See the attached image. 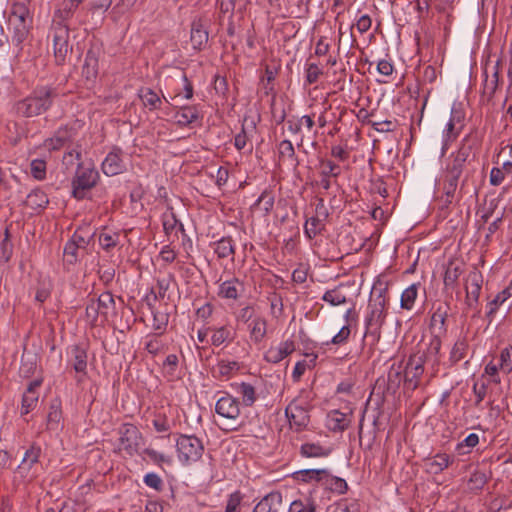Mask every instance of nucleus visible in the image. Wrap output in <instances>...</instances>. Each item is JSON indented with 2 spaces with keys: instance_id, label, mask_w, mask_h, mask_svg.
<instances>
[{
  "instance_id": "obj_1",
  "label": "nucleus",
  "mask_w": 512,
  "mask_h": 512,
  "mask_svg": "<svg viewBox=\"0 0 512 512\" xmlns=\"http://www.w3.org/2000/svg\"><path fill=\"white\" fill-rule=\"evenodd\" d=\"M387 290V287L381 281H377L370 292L364 319V338L367 339L371 347L379 342L382 327L387 317Z\"/></svg>"
},
{
  "instance_id": "obj_2",
  "label": "nucleus",
  "mask_w": 512,
  "mask_h": 512,
  "mask_svg": "<svg viewBox=\"0 0 512 512\" xmlns=\"http://www.w3.org/2000/svg\"><path fill=\"white\" fill-rule=\"evenodd\" d=\"M481 144L482 136L478 129H472L462 138L458 149L446 158L443 169L460 176L468 175L469 167L475 162ZM465 178L467 179V176Z\"/></svg>"
},
{
  "instance_id": "obj_3",
  "label": "nucleus",
  "mask_w": 512,
  "mask_h": 512,
  "mask_svg": "<svg viewBox=\"0 0 512 512\" xmlns=\"http://www.w3.org/2000/svg\"><path fill=\"white\" fill-rule=\"evenodd\" d=\"M33 15L30 11L29 1L12 2L7 17V28L11 32V39L18 51H22L23 42L32 29Z\"/></svg>"
},
{
  "instance_id": "obj_4",
  "label": "nucleus",
  "mask_w": 512,
  "mask_h": 512,
  "mask_svg": "<svg viewBox=\"0 0 512 512\" xmlns=\"http://www.w3.org/2000/svg\"><path fill=\"white\" fill-rule=\"evenodd\" d=\"M56 96L57 93L54 88L50 86H38L30 95L16 101L13 105V110L19 117H36L50 109Z\"/></svg>"
},
{
  "instance_id": "obj_5",
  "label": "nucleus",
  "mask_w": 512,
  "mask_h": 512,
  "mask_svg": "<svg viewBox=\"0 0 512 512\" xmlns=\"http://www.w3.org/2000/svg\"><path fill=\"white\" fill-rule=\"evenodd\" d=\"M449 312L450 305L447 302H435L432 305L429 323L431 338L427 348L433 359H436V355H440L442 340L447 335Z\"/></svg>"
},
{
  "instance_id": "obj_6",
  "label": "nucleus",
  "mask_w": 512,
  "mask_h": 512,
  "mask_svg": "<svg viewBox=\"0 0 512 512\" xmlns=\"http://www.w3.org/2000/svg\"><path fill=\"white\" fill-rule=\"evenodd\" d=\"M310 401L309 392L303 389L285 408V416L289 421L290 428L295 432L307 430L310 424L309 412L312 408Z\"/></svg>"
},
{
  "instance_id": "obj_7",
  "label": "nucleus",
  "mask_w": 512,
  "mask_h": 512,
  "mask_svg": "<svg viewBox=\"0 0 512 512\" xmlns=\"http://www.w3.org/2000/svg\"><path fill=\"white\" fill-rule=\"evenodd\" d=\"M435 358L433 359L430 355L429 348L410 355L404 373V385L407 389L414 391L419 387L424 373V365L426 363H431L433 366L439 364L440 355H436Z\"/></svg>"
},
{
  "instance_id": "obj_8",
  "label": "nucleus",
  "mask_w": 512,
  "mask_h": 512,
  "mask_svg": "<svg viewBox=\"0 0 512 512\" xmlns=\"http://www.w3.org/2000/svg\"><path fill=\"white\" fill-rule=\"evenodd\" d=\"M178 460L183 465L199 461L204 453L202 440L195 435L179 434L175 441Z\"/></svg>"
},
{
  "instance_id": "obj_9",
  "label": "nucleus",
  "mask_w": 512,
  "mask_h": 512,
  "mask_svg": "<svg viewBox=\"0 0 512 512\" xmlns=\"http://www.w3.org/2000/svg\"><path fill=\"white\" fill-rule=\"evenodd\" d=\"M99 178V172L94 166L86 167L83 162H79L72 179V196L77 200L84 199L86 192L97 185Z\"/></svg>"
},
{
  "instance_id": "obj_10",
  "label": "nucleus",
  "mask_w": 512,
  "mask_h": 512,
  "mask_svg": "<svg viewBox=\"0 0 512 512\" xmlns=\"http://www.w3.org/2000/svg\"><path fill=\"white\" fill-rule=\"evenodd\" d=\"M119 449L129 456L139 454L143 442V435L138 427L132 423H124L118 429Z\"/></svg>"
},
{
  "instance_id": "obj_11",
  "label": "nucleus",
  "mask_w": 512,
  "mask_h": 512,
  "mask_svg": "<svg viewBox=\"0 0 512 512\" xmlns=\"http://www.w3.org/2000/svg\"><path fill=\"white\" fill-rule=\"evenodd\" d=\"M78 135L74 125L65 124L58 127L51 137L43 142V147L49 152L59 151L62 148L70 147Z\"/></svg>"
},
{
  "instance_id": "obj_12",
  "label": "nucleus",
  "mask_w": 512,
  "mask_h": 512,
  "mask_svg": "<svg viewBox=\"0 0 512 512\" xmlns=\"http://www.w3.org/2000/svg\"><path fill=\"white\" fill-rule=\"evenodd\" d=\"M69 25L51 26L54 58L57 65H63L72 46L69 44Z\"/></svg>"
},
{
  "instance_id": "obj_13",
  "label": "nucleus",
  "mask_w": 512,
  "mask_h": 512,
  "mask_svg": "<svg viewBox=\"0 0 512 512\" xmlns=\"http://www.w3.org/2000/svg\"><path fill=\"white\" fill-rule=\"evenodd\" d=\"M210 19L206 16L195 17L190 25V41L195 51L205 49L209 40Z\"/></svg>"
},
{
  "instance_id": "obj_14",
  "label": "nucleus",
  "mask_w": 512,
  "mask_h": 512,
  "mask_svg": "<svg viewBox=\"0 0 512 512\" xmlns=\"http://www.w3.org/2000/svg\"><path fill=\"white\" fill-rule=\"evenodd\" d=\"M482 284L483 275L478 269L474 268L466 278L465 290L468 307L476 308L478 306Z\"/></svg>"
},
{
  "instance_id": "obj_15",
  "label": "nucleus",
  "mask_w": 512,
  "mask_h": 512,
  "mask_svg": "<svg viewBox=\"0 0 512 512\" xmlns=\"http://www.w3.org/2000/svg\"><path fill=\"white\" fill-rule=\"evenodd\" d=\"M215 412L228 420L236 421L240 416V402L238 398L225 393L215 404Z\"/></svg>"
},
{
  "instance_id": "obj_16",
  "label": "nucleus",
  "mask_w": 512,
  "mask_h": 512,
  "mask_svg": "<svg viewBox=\"0 0 512 512\" xmlns=\"http://www.w3.org/2000/svg\"><path fill=\"white\" fill-rule=\"evenodd\" d=\"M122 156L123 151L117 146H114L106 155L101 164V169L106 176H116L126 170Z\"/></svg>"
},
{
  "instance_id": "obj_17",
  "label": "nucleus",
  "mask_w": 512,
  "mask_h": 512,
  "mask_svg": "<svg viewBox=\"0 0 512 512\" xmlns=\"http://www.w3.org/2000/svg\"><path fill=\"white\" fill-rule=\"evenodd\" d=\"M466 182V178L462 179L460 187L457 188L441 179L438 180V190L441 192L440 196H438V200L441 203V209L449 208L451 204L462 198V192Z\"/></svg>"
},
{
  "instance_id": "obj_18",
  "label": "nucleus",
  "mask_w": 512,
  "mask_h": 512,
  "mask_svg": "<svg viewBox=\"0 0 512 512\" xmlns=\"http://www.w3.org/2000/svg\"><path fill=\"white\" fill-rule=\"evenodd\" d=\"M402 382H404L402 372L399 368H395L394 365H392L388 371L387 379H377L375 389L380 390L383 387V395H395Z\"/></svg>"
},
{
  "instance_id": "obj_19",
  "label": "nucleus",
  "mask_w": 512,
  "mask_h": 512,
  "mask_svg": "<svg viewBox=\"0 0 512 512\" xmlns=\"http://www.w3.org/2000/svg\"><path fill=\"white\" fill-rule=\"evenodd\" d=\"M101 49L98 46H91L85 55L84 64L82 67V75L88 81L96 79L99 72V57Z\"/></svg>"
},
{
  "instance_id": "obj_20",
  "label": "nucleus",
  "mask_w": 512,
  "mask_h": 512,
  "mask_svg": "<svg viewBox=\"0 0 512 512\" xmlns=\"http://www.w3.org/2000/svg\"><path fill=\"white\" fill-rule=\"evenodd\" d=\"M295 351V343L293 340H286L281 342L276 347H270L264 354V359L268 363H279L284 358L289 356Z\"/></svg>"
},
{
  "instance_id": "obj_21",
  "label": "nucleus",
  "mask_w": 512,
  "mask_h": 512,
  "mask_svg": "<svg viewBox=\"0 0 512 512\" xmlns=\"http://www.w3.org/2000/svg\"><path fill=\"white\" fill-rule=\"evenodd\" d=\"M244 289V283L238 278L233 277L219 285L218 296L222 299L236 301L244 292Z\"/></svg>"
},
{
  "instance_id": "obj_22",
  "label": "nucleus",
  "mask_w": 512,
  "mask_h": 512,
  "mask_svg": "<svg viewBox=\"0 0 512 512\" xmlns=\"http://www.w3.org/2000/svg\"><path fill=\"white\" fill-rule=\"evenodd\" d=\"M79 5L70 0H63L59 8L55 10L51 26L69 25Z\"/></svg>"
},
{
  "instance_id": "obj_23",
  "label": "nucleus",
  "mask_w": 512,
  "mask_h": 512,
  "mask_svg": "<svg viewBox=\"0 0 512 512\" xmlns=\"http://www.w3.org/2000/svg\"><path fill=\"white\" fill-rule=\"evenodd\" d=\"M39 356L37 353L24 348L21 356L19 375L22 378H30L35 375L38 368Z\"/></svg>"
},
{
  "instance_id": "obj_24",
  "label": "nucleus",
  "mask_w": 512,
  "mask_h": 512,
  "mask_svg": "<svg viewBox=\"0 0 512 512\" xmlns=\"http://www.w3.org/2000/svg\"><path fill=\"white\" fill-rule=\"evenodd\" d=\"M351 423V415L339 410H332L327 415L326 426L332 432H343Z\"/></svg>"
},
{
  "instance_id": "obj_25",
  "label": "nucleus",
  "mask_w": 512,
  "mask_h": 512,
  "mask_svg": "<svg viewBox=\"0 0 512 512\" xmlns=\"http://www.w3.org/2000/svg\"><path fill=\"white\" fill-rule=\"evenodd\" d=\"M281 506L282 494L279 491H272L257 503L253 512H278Z\"/></svg>"
},
{
  "instance_id": "obj_26",
  "label": "nucleus",
  "mask_w": 512,
  "mask_h": 512,
  "mask_svg": "<svg viewBox=\"0 0 512 512\" xmlns=\"http://www.w3.org/2000/svg\"><path fill=\"white\" fill-rule=\"evenodd\" d=\"M218 259L231 258L234 260L236 251L235 242L231 236H224L211 244Z\"/></svg>"
},
{
  "instance_id": "obj_27",
  "label": "nucleus",
  "mask_w": 512,
  "mask_h": 512,
  "mask_svg": "<svg viewBox=\"0 0 512 512\" xmlns=\"http://www.w3.org/2000/svg\"><path fill=\"white\" fill-rule=\"evenodd\" d=\"M464 271V263L457 259H451L446 267L445 274H444V286L445 288H451L453 289L459 277Z\"/></svg>"
},
{
  "instance_id": "obj_28",
  "label": "nucleus",
  "mask_w": 512,
  "mask_h": 512,
  "mask_svg": "<svg viewBox=\"0 0 512 512\" xmlns=\"http://www.w3.org/2000/svg\"><path fill=\"white\" fill-rule=\"evenodd\" d=\"M211 345L219 347L224 343L232 342L236 337V330L231 325L211 327Z\"/></svg>"
},
{
  "instance_id": "obj_29",
  "label": "nucleus",
  "mask_w": 512,
  "mask_h": 512,
  "mask_svg": "<svg viewBox=\"0 0 512 512\" xmlns=\"http://www.w3.org/2000/svg\"><path fill=\"white\" fill-rule=\"evenodd\" d=\"M162 225L164 233L167 236L171 234L177 235V231H184V226L181 221L176 217L173 207L168 206L167 210L162 214Z\"/></svg>"
},
{
  "instance_id": "obj_30",
  "label": "nucleus",
  "mask_w": 512,
  "mask_h": 512,
  "mask_svg": "<svg viewBox=\"0 0 512 512\" xmlns=\"http://www.w3.org/2000/svg\"><path fill=\"white\" fill-rule=\"evenodd\" d=\"M510 297H512V280L510 281L508 287L499 292L491 301L487 303L486 318L489 320V323L492 322L493 317L497 313L500 305H502Z\"/></svg>"
},
{
  "instance_id": "obj_31",
  "label": "nucleus",
  "mask_w": 512,
  "mask_h": 512,
  "mask_svg": "<svg viewBox=\"0 0 512 512\" xmlns=\"http://www.w3.org/2000/svg\"><path fill=\"white\" fill-rule=\"evenodd\" d=\"M180 126H188L200 118L199 109L196 105H187L180 107L174 116Z\"/></svg>"
},
{
  "instance_id": "obj_32",
  "label": "nucleus",
  "mask_w": 512,
  "mask_h": 512,
  "mask_svg": "<svg viewBox=\"0 0 512 512\" xmlns=\"http://www.w3.org/2000/svg\"><path fill=\"white\" fill-rule=\"evenodd\" d=\"M138 97L145 108L155 111L161 108L162 99L157 92L149 87H141L138 91Z\"/></svg>"
},
{
  "instance_id": "obj_33",
  "label": "nucleus",
  "mask_w": 512,
  "mask_h": 512,
  "mask_svg": "<svg viewBox=\"0 0 512 512\" xmlns=\"http://www.w3.org/2000/svg\"><path fill=\"white\" fill-rule=\"evenodd\" d=\"M63 418L62 402L60 398H54L50 401L49 411L47 414V429L56 430Z\"/></svg>"
},
{
  "instance_id": "obj_34",
  "label": "nucleus",
  "mask_w": 512,
  "mask_h": 512,
  "mask_svg": "<svg viewBox=\"0 0 512 512\" xmlns=\"http://www.w3.org/2000/svg\"><path fill=\"white\" fill-rule=\"evenodd\" d=\"M327 475V469H303L296 471L292 474V477L296 481L309 483L312 481L323 483L325 476Z\"/></svg>"
},
{
  "instance_id": "obj_35",
  "label": "nucleus",
  "mask_w": 512,
  "mask_h": 512,
  "mask_svg": "<svg viewBox=\"0 0 512 512\" xmlns=\"http://www.w3.org/2000/svg\"><path fill=\"white\" fill-rule=\"evenodd\" d=\"M170 79L173 81H177V80L181 81L182 86H183L182 89H180V88L174 89V95H173L172 99L182 96V92L184 93L183 98L186 100H190L193 97V94H194L193 84L188 79L186 73L183 70H179L176 73L175 77H170Z\"/></svg>"
},
{
  "instance_id": "obj_36",
  "label": "nucleus",
  "mask_w": 512,
  "mask_h": 512,
  "mask_svg": "<svg viewBox=\"0 0 512 512\" xmlns=\"http://www.w3.org/2000/svg\"><path fill=\"white\" fill-rule=\"evenodd\" d=\"M25 204L33 210L44 209L49 204V198L41 188H35L27 195Z\"/></svg>"
},
{
  "instance_id": "obj_37",
  "label": "nucleus",
  "mask_w": 512,
  "mask_h": 512,
  "mask_svg": "<svg viewBox=\"0 0 512 512\" xmlns=\"http://www.w3.org/2000/svg\"><path fill=\"white\" fill-rule=\"evenodd\" d=\"M277 148H278L279 161H281V162L288 161L294 167H297L299 165V160L296 156L294 146L290 140H288V139L282 140L278 144Z\"/></svg>"
},
{
  "instance_id": "obj_38",
  "label": "nucleus",
  "mask_w": 512,
  "mask_h": 512,
  "mask_svg": "<svg viewBox=\"0 0 512 512\" xmlns=\"http://www.w3.org/2000/svg\"><path fill=\"white\" fill-rule=\"evenodd\" d=\"M162 336L163 334L155 332L145 336L144 349L152 356H156L165 350L166 344Z\"/></svg>"
},
{
  "instance_id": "obj_39",
  "label": "nucleus",
  "mask_w": 512,
  "mask_h": 512,
  "mask_svg": "<svg viewBox=\"0 0 512 512\" xmlns=\"http://www.w3.org/2000/svg\"><path fill=\"white\" fill-rule=\"evenodd\" d=\"M41 447L33 443L24 453L19 469L23 471H29L36 463H38L41 456Z\"/></svg>"
},
{
  "instance_id": "obj_40",
  "label": "nucleus",
  "mask_w": 512,
  "mask_h": 512,
  "mask_svg": "<svg viewBox=\"0 0 512 512\" xmlns=\"http://www.w3.org/2000/svg\"><path fill=\"white\" fill-rule=\"evenodd\" d=\"M72 365L77 373L86 374L87 370V351L80 345H74L71 348Z\"/></svg>"
},
{
  "instance_id": "obj_41",
  "label": "nucleus",
  "mask_w": 512,
  "mask_h": 512,
  "mask_svg": "<svg viewBox=\"0 0 512 512\" xmlns=\"http://www.w3.org/2000/svg\"><path fill=\"white\" fill-rule=\"evenodd\" d=\"M322 485L338 495L345 494L348 490V484L345 479L331 475L328 469Z\"/></svg>"
},
{
  "instance_id": "obj_42",
  "label": "nucleus",
  "mask_w": 512,
  "mask_h": 512,
  "mask_svg": "<svg viewBox=\"0 0 512 512\" xmlns=\"http://www.w3.org/2000/svg\"><path fill=\"white\" fill-rule=\"evenodd\" d=\"M462 131V126H457L453 123L446 124V127L443 131V143L441 148V155L444 156L447 150L449 149L452 142H454Z\"/></svg>"
},
{
  "instance_id": "obj_43",
  "label": "nucleus",
  "mask_w": 512,
  "mask_h": 512,
  "mask_svg": "<svg viewBox=\"0 0 512 512\" xmlns=\"http://www.w3.org/2000/svg\"><path fill=\"white\" fill-rule=\"evenodd\" d=\"M236 392L241 396L245 407H252L257 400L255 387L250 383L241 382L237 385Z\"/></svg>"
},
{
  "instance_id": "obj_44",
  "label": "nucleus",
  "mask_w": 512,
  "mask_h": 512,
  "mask_svg": "<svg viewBox=\"0 0 512 512\" xmlns=\"http://www.w3.org/2000/svg\"><path fill=\"white\" fill-rule=\"evenodd\" d=\"M420 286L421 284L419 282L413 283L402 292L400 299V307L402 309L412 310L417 299Z\"/></svg>"
},
{
  "instance_id": "obj_45",
  "label": "nucleus",
  "mask_w": 512,
  "mask_h": 512,
  "mask_svg": "<svg viewBox=\"0 0 512 512\" xmlns=\"http://www.w3.org/2000/svg\"><path fill=\"white\" fill-rule=\"evenodd\" d=\"M343 287L344 286L340 284L331 290H327L321 299L324 302L329 303L331 306H339L345 304L347 302V297L343 292Z\"/></svg>"
},
{
  "instance_id": "obj_46",
  "label": "nucleus",
  "mask_w": 512,
  "mask_h": 512,
  "mask_svg": "<svg viewBox=\"0 0 512 512\" xmlns=\"http://www.w3.org/2000/svg\"><path fill=\"white\" fill-rule=\"evenodd\" d=\"M275 195L271 189H265L254 203V207H259L264 215L267 216L273 210Z\"/></svg>"
},
{
  "instance_id": "obj_47",
  "label": "nucleus",
  "mask_w": 512,
  "mask_h": 512,
  "mask_svg": "<svg viewBox=\"0 0 512 512\" xmlns=\"http://www.w3.org/2000/svg\"><path fill=\"white\" fill-rule=\"evenodd\" d=\"M267 321L263 317H257L253 319L250 324V335L251 339L255 343L261 342L266 336Z\"/></svg>"
},
{
  "instance_id": "obj_48",
  "label": "nucleus",
  "mask_w": 512,
  "mask_h": 512,
  "mask_svg": "<svg viewBox=\"0 0 512 512\" xmlns=\"http://www.w3.org/2000/svg\"><path fill=\"white\" fill-rule=\"evenodd\" d=\"M119 239L120 234L118 232L104 230L99 234L98 241L104 251L110 252L119 244Z\"/></svg>"
},
{
  "instance_id": "obj_49",
  "label": "nucleus",
  "mask_w": 512,
  "mask_h": 512,
  "mask_svg": "<svg viewBox=\"0 0 512 512\" xmlns=\"http://www.w3.org/2000/svg\"><path fill=\"white\" fill-rule=\"evenodd\" d=\"M240 370V363L237 361L219 360L217 363L216 378H229L233 373Z\"/></svg>"
},
{
  "instance_id": "obj_50",
  "label": "nucleus",
  "mask_w": 512,
  "mask_h": 512,
  "mask_svg": "<svg viewBox=\"0 0 512 512\" xmlns=\"http://www.w3.org/2000/svg\"><path fill=\"white\" fill-rule=\"evenodd\" d=\"M469 348L468 341L465 337L459 338L453 345L450 352V361L456 364L466 357Z\"/></svg>"
},
{
  "instance_id": "obj_51",
  "label": "nucleus",
  "mask_w": 512,
  "mask_h": 512,
  "mask_svg": "<svg viewBox=\"0 0 512 512\" xmlns=\"http://www.w3.org/2000/svg\"><path fill=\"white\" fill-rule=\"evenodd\" d=\"M451 463L450 456L446 453H438L427 463L429 472L438 474L446 469Z\"/></svg>"
},
{
  "instance_id": "obj_52",
  "label": "nucleus",
  "mask_w": 512,
  "mask_h": 512,
  "mask_svg": "<svg viewBox=\"0 0 512 512\" xmlns=\"http://www.w3.org/2000/svg\"><path fill=\"white\" fill-rule=\"evenodd\" d=\"M325 228V223L314 215L308 218L304 225V233L309 239L315 238Z\"/></svg>"
},
{
  "instance_id": "obj_53",
  "label": "nucleus",
  "mask_w": 512,
  "mask_h": 512,
  "mask_svg": "<svg viewBox=\"0 0 512 512\" xmlns=\"http://www.w3.org/2000/svg\"><path fill=\"white\" fill-rule=\"evenodd\" d=\"M329 453L330 451L328 449H325L320 444L315 443H304L300 448V454L306 458L326 457Z\"/></svg>"
},
{
  "instance_id": "obj_54",
  "label": "nucleus",
  "mask_w": 512,
  "mask_h": 512,
  "mask_svg": "<svg viewBox=\"0 0 512 512\" xmlns=\"http://www.w3.org/2000/svg\"><path fill=\"white\" fill-rule=\"evenodd\" d=\"M172 283L176 284L175 277L173 274H169L167 277L157 279L158 293L156 294L154 293L153 290H151V293L154 295V299L163 300L167 298L168 300H170V296L167 295V292L170 289Z\"/></svg>"
},
{
  "instance_id": "obj_55",
  "label": "nucleus",
  "mask_w": 512,
  "mask_h": 512,
  "mask_svg": "<svg viewBox=\"0 0 512 512\" xmlns=\"http://www.w3.org/2000/svg\"><path fill=\"white\" fill-rule=\"evenodd\" d=\"M288 512H316V503L311 497L294 500Z\"/></svg>"
},
{
  "instance_id": "obj_56",
  "label": "nucleus",
  "mask_w": 512,
  "mask_h": 512,
  "mask_svg": "<svg viewBox=\"0 0 512 512\" xmlns=\"http://www.w3.org/2000/svg\"><path fill=\"white\" fill-rule=\"evenodd\" d=\"M489 67H490V62H487L485 64V68L483 71V75L485 78H484L482 93H483V96L487 97V100H491L494 97L495 92L499 85L498 80L489 79V76H488Z\"/></svg>"
},
{
  "instance_id": "obj_57",
  "label": "nucleus",
  "mask_w": 512,
  "mask_h": 512,
  "mask_svg": "<svg viewBox=\"0 0 512 512\" xmlns=\"http://www.w3.org/2000/svg\"><path fill=\"white\" fill-rule=\"evenodd\" d=\"M244 20L243 8H238L236 13H229L227 23V35L234 37L237 34V28L241 26V22Z\"/></svg>"
},
{
  "instance_id": "obj_58",
  "label": "nucleus",
  "mask_w": 512,
  "mask_h": 512,
  "mask_svg": "<svg viewBox=\"0 0 512 512\" xmlns=\"http://www.w3.org/2000/svg\"><path fill=\"white\" fill-rule=\"evenodd\" d=\"M323 75V70L317 63L309 62L305 64V82L308 85H312L318 82L320 76Z\"/></svg>"
},
{
  "instance_id": "obj_59",
  "label": "nucleus",
  "mask_w": 512,
  "mask_h": 512,
  "mask_svg": "<svg viewBox=\"0 0 512 512\" xmlns=\"http://www.w3.org/2000/svg\"><path fill=\"white\" fill-rule=\"evenodd\" d=\"M487 482L488 477L486 473L481 470H476L471 474L468 486L471 491H481Z\"/></svg>"
},
{
  "instance_id": "obj_60",
  "label": "nucleus",
  "mask_w": 512,
  "mask_h": 512,
  "mask_svg": "<svg viewBox=\"0 0 512 512\" xmlns=\"http://www.w3.org/2000/svg\"><path fill=\"white\" fill-rule=\"evenodd\" d=\"M79 247H77V244H74L73 242H66L63 249V262L64 265H75L78 261V251Z\"/></svg>"
},
{
  "instance_id": "obj_61",
  "label": "nucleus",
  "mask_w": 512,
  "mask_h": 512,
  "mask_svg": "<svg viewBox=\"0 0 512 512\" xmlns=\"http://www.w3.org/2000/svg\"><path fill=\"white\" fill-rule=\"evenodd\" d=\"M499 369L508 375L512 372V346L505 347L499 355Z\"/></svg>"
},
{
  "instance_id": "obj_62",
  "label": "nucleus",
  "mask_w": 512,
  "mask_h": 512,
  "mask_svg": "<svg viewBox=\"0 0 512 512\" xmlns=\"http://www.w3.org/2000/svg\"><path fill=\"white\" fill-rule=\"evenodd\" d=\"M96 301V304L99 306L101 311V315L107 316V311L109 309L115 308V300L114 296L110 291L103 292Z\"/></svg>"
},
{
  "instance_id": "obj_63",
  "label": "nucleus",
  "mask_w": 512,
  "mask_h": 512,
  "mask_svg": "<svg viewBox=\"0 0 512 512\" xmlns=\"http://www.w3.org/2000/svg\"><path fill=\"white\" fill-rule=\"evenodd\" d=\"M479 443V436L476 433L469 434L463 441L456 445V451L460 455L470 453L471 449Z\"/></svg>"
},
{
  "instance_id": "obj_64",
  "label": "nucleus",
  "mask_w": 512,
  "mask_h": 512,
  "mask_svg": "<svg viewBox=\"0 0 512 512\" xmlns=\"http://www.w3.org/2000/svg\"><path fill=\"white\" fill-rule=\"evenodd\" d=\"M47 164L43 159H34L30 163V172L34 179L41 181L46 178Z\"/></svg>"
}]
</instances>
